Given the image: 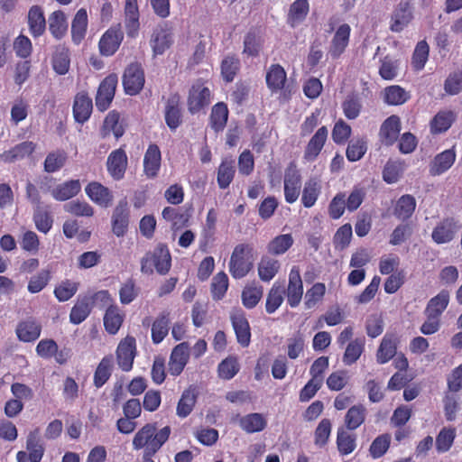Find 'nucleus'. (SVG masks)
Listing matches in <instances>:
<instances>
[{
  "mask_svg": "<svg viewBox=\"0 0 462 462\" xmlns=\"http://www.w3.org/2000/svg\"><path fill=\"white\" fill-rule=\"evenodd\" d=\"M171 433L170 426L157 430L156 423H146L134 435L133 448L143 449L144 454H156L168 441Z\"/></svg>",
  "mask_w": 462,
  "mask_h": 462,
  "instance_id": "nucleus-1",
  "label": "nucleus"
},
{
  "mask_svg": "<svg viewBox=\"0 0 462 462\" xmlns=\"http://www.w3.org/2000/svg\"><path fill=\"white\" fill-rule=\"evenodd\" d=\"M254 266V247L249 244H239L230 257L229 272L233 278L241 279L247 275Z\"/></svg>",
  "mask_w": 462,
  "mask_h": 462,
  "instance_id": "nucleus-2",
  "label": "nucleus"
},
{
  "mask_svg": "<svg viewBox=\"0 0 462 462\" xmlns=\"http://www.w3.org/2000/svg\"><path fill=\"white\" fill-rule=\"evenodd\" d=\"M171 266V256L168 247L159 245L152 253H148L141 261V271L143 273L151 274L153 267L160 274H166Z\"/></svg>",
  "mask_w": 462,
  "mask_h": 462,
  "instance_id": "nucleus-3",
  "label": "nucleus"
},
{
  "mask_svg": "<svg viewBox=\"0 0 462 462\" xmlns=\"http://www.w3.org/2000/svg\"><path fill=\"white\" fill-rule=\"evenodd\" d=\"M136 353V341L134 337L127 336L119 342L116 356V363L122 371L129 372L133 369Z\"/></svg>",
  "mask_w": 462,
  "mask_h": 462,
  "instance_id": "nucleus-4",
  "label": "nucleus"
},
{
  "mask_svg": "<svg viewBox=\"0 0 462 462\" xmlns=\"http://www.w3.org/2000/svg\"><path fill=\"white\" fill-rule=\"evenodd\" d=\"M173 43V32L168 23L158 25L152 32L150 45L153 55H162Z\"/></svg>",
  "mask_w": 462,
  "mask_h": 462,
  "instance_id": "nucleus-5",
  "label": "nucleus"
},
{
  "mask_svg": "<svg viewBox=\"0 0 462 462\" xmlns=\"http://www.w3.org/2000/svg\"><path fill=\"white\" fill-rule=\"evenodd\" d=\"M118 78L116 74H109L100 83L96 96V106L99 111H106L111 105Z\"/></svg>",
  "mask_w": 462,
  "mask_h": 462,
  "instance_id": "nucleus-6",
  "label": "nucleus"
},
{
  "mask_svg": "<svg viewBox=\"0 0 462 462\" xmlns=\"http://www.w3.org/2000/svg\"><path fill=\"white\" fill-rule=\"evenodd\" d=\"M123 85L126 94L136 95L143 88L144 73L138 63L130 64L125 70Z\"/></svg>",
  "mask_w": 462,
  "mask_h": 462,
  "instance_id": "nucleus-7",
  "label": "nucleus"
},
{
  "mask_svg": "<svg viewBox=\"0 0 462 462\" xmlns=\"http://www.w3.org/2000/svg\"><path fill=\"white\" fill-rule=\"evenodd\" d=\"M124 39V33L120 25L110 27L101 36L98 42L100 54L103 56H112L119 49Z\"/></svg>",
  "mask_w": 462,
  "mask_h": 462,
  "instance_id": "nucleus-8",
  "label": "nucleus"
},
{
  "mask_svg": "<svg viewBox=\"0 0 462 462\" xmlns=\"http://www.w3.org/2000/svg\"><path fill=\"white\" fill-rule=\"evenodd\" d=\"M189 359V345L182 342L175 346L169 359V373L172 376L180 375Z\"/></svg>",
  "mask_w": 462,
  "mask_h": 462,
  "instance_id": "nucleus-9",
  "label": "nucleus"
},
{
  "mask_svg": "<svg viewBox=\"0 0 462 462\" xmlns=\"http://www.w3.org/2000/svg\"><path fill=\"white\" fill-rule=\"evenodd\" d=\"M210 103V90L201 83L194 84L189 93L188 108L191 114L198 113Z\"/></svg>",
  "mask_w": 462,
  "mask_h": 462,
  "instance_id": "nucleus-10",
  "label": "nucleus"
},
{
  "mask_svg": "<svg viewBox=\"0 0 462 462\" xmlns=\"http://www.w3.org/2000/svg\"><path fill=\"white\" fill-rule=\"evenodd\" d=\"M301 176L295 167H289L284 173V199L287 203H294L300 193Z\"/></svg>",
  "mask_w": 462,
  "mask_h": 462,
  "instance_id": "nucleus-11",
  "label": "nucleus"
},
{
  "mask_svg": "<svg viewBox=\"0 0 462 462\" xmlns=\"http://www.w3.org/2000/svg\"><path fill=\"white\" fill-rule=\"evenodd\" d=\"M351 27L347 23H343L337 27L331 40L328 49V54L333 59L339 58L346 51L349 43Z\"/></svg>",
  "mask_w": 462,
  "mask_h": 462,
  "instance_id": "nucleus-12",
  "label": "nucleus"
},
{
  "mask_svg": "<svg viewBox=\"0 0 462 462\" xmlns=\"http://www.w3.org/2000/svg\"><path fill=\"white\" fill-rule=\"evenodd\" d=\"M124 14L126 34L128 37L135 38L140 29V13L137 0H125Z\"/></svg>",
  "mask_w": 462,
  "mask_h": 462,
  "instance_id": "nucleus-13",
  "label": "nucleus"
},
{
  "mask_svg": "<svg viewBox=\"0 0 462 462\" xmlns=\"http://www.w3.org/2000/svg\"><path fill=\"white\" fill-rule=\"evenodd\" d=\"M303 295V283L298 267L293 266L289 274L287 302L294 308L298 306Z\"/></svg>",
  "mask_w": 462,
  "mask_h": 462,
  "instance_id": "nucleus-14",
  "label": "nucleus"
},
{
  "mask_svg": "<svg viewBox=\"0 0 462 462\" xmlns=\"http://www.w3.org/2000/svg\"><path fill=\"white\" fill-rule=\"evenodd\" d=\"M459 228L460 225H457L453 218H446L433 229L432 240L439 245L448 243L454 238Z\"/></svg>",
  "mask_w": 462,
  "mask_h": 462,
  "instance_id": "nucleus-15",
  "label": "nucleus"
},
{
  "mask_svg": "<svg viewBox=\"0 0 462 462\" xmlns=\"http://www.w3.org/2000/svg\"><path fill=\"white\" fill-rule=\"evenodd\" d=\"M328 134V128L321 126L310 138L304 151V159L307 162H313L319 156L327 141Z\"/></svg>",
  "mask_w": 462,
  "mask_h": 462,
  "instance_id": "nucleus-16",
  "label": "nucleus"
},
{
  "mask_svg": "<svg viewBox=\"0 0 462 462\" xmlns=\"http://www.w3.org/2000/svg\"><path fill=\"white\" fill-rule=\"evenodd\" d=\"M93 109L92 99L85 92L75 96L73 103V116L78 123L83 124L88 120Z\"/></svg>",
  "mask_w": 462,
  "mask_h": 462,
  "instance_id": "nucleus-17",
  "label": "nucleus"
},
{
  "mask_svg": "<svg viewBox=\"0 0 462 462\" xmlns=\"http://www.w3.org/2000/svg\"><path fill=\"white\" fill-rule=\"evenodd\" d=\"M127 166V156L123 149L112 152L107 158V171L115 180H121Z\"/></svg>",
  "mask_w": 462,
  "mask_h": 462,
  "instance_id": "nucleus-18",
  "label": "nucleus"
},
{
  "mask_svg": "<svg viewBox=\"0 0 462 462\" xmlns=\"http://www.w3.org/2000/svg\"><path fill=\"white\" fill-rule=\"evenodd\" d=\"M162 154L156 144H150L143 157V171L147 178L157 176L161 167Z\"/></svg>",
  "mask_w": 462,
  "mask_h": 462,
  "instance_id": "nucleus-19",
  "label": "nucleus"
},
{
  "mask_svg": "<svg viewBox=\"0 0 462 462\" xmlns=\"http://www.w3.org/2000/svg\"><path fill=\"white\" fill-rule=\"evenodd\" d=\"M36 148V144L31 141L18 143L12 149L5 151L0 154V162L11 163L31 155Z\"/></svg>",
  "mask_w": 462,
  "mask_h": 462,
  "instance_id": "nucleus-20",
  "label": "nucleus"
},
{
  "mask_svg": "<svg viewBox=\"0 0 462 462\" xmlns=\"http://www.w3.org/2000/svg\"><path fill=\"white\" fill-rule=\"evenodd\" d=\"M456 152L453 149L443 151L435 156L430 164V173L432 176H439L446 172L455 162Z\"/></svg>",
  "mask_w": 462,
  "mask_h": 462,
  "instance_id": "nucleus-21",
  "label": "nucleus"
},
{
  "mask_svg": "<svg viewBox=\"0 0 462 462\" xmlns=\"http://www.w3.org/2000/svg\"><path fill=\"white\" fill-rule=\"evenodd\" d=\"M85 191L93 202L101 207H108L113 200V196L110 190L97 181L90 182L86 187Z\"/></svg>",
  "mask_w": 462,
  "mask_h": 462,
  "instance_id": "nucleus-22",
  "label": "nucleus"
},
{
  "mask_svg": "<svg viewBox=\"0 0 462 462\" xmlns=\"http://www.w3.org/2000/svg\"><path fill=\"white\" fill-rule=\"evenodd\" d=\"M367 416V409L362 403L352 405L344 417L345 429L348 430H356L365 423Z\"/></svg>",
  "mask_w": 462,
  "mask_h": 462,
  "instance_id": "nucleus-23",
  "label": "nucleus"
},
{
  "mask_svg": "<svg viewBox=\"0 0 462 462\" xmlns=\"http://www.w3.org/2000/svg\"><path fill=\"white\" fill-rule=\"evenodd\" d=\"M398 339L393 334H386L377 349L376 361L383 365L396 356Z\"/></svg>",
  "mask_w": 462,
  "mask_h": 462,
  "instance_id": "nucleus-24",
  "label": "nucleus"
},
{
  "mask_svg": "<svg viewBox=\"0 0 462 462\" xmlns=\"http://www.w3.org/2000/svg\"><path fill=\"white\" fill-rule=\"evenodd\" d=\"M265 80L272 92H278L284 88L287 81L286 71L280 64H273L267 69Z\"/></svg>",
  "mask_w": 462,
  "mask_h": 462,
  "instance_id": "nucleus-25",
  "label": "nucleus"
},
{
  "mask_svg": "<svg viewBox=\"0 0 462 462\" xmlns=\"http://www.w3.org/2000/svg\"><path fill=\"white\" fill-rule=\"evenodd\" d=\"M350 431L344 427L337 429L336 444L342 456L349 455L356 448V434Z\"/></svg>",
  "mask_w": 462,
  "mask_h": 462,
  "instance_id": "nucleus-26",
  "label": "nucleus"
},
{
  "mask_svg": "<svg viewBox=\"0 0 462 462\" xmlns=\"http://www.w3.org/2000/svg\"><path fill=\"white\" fill-rule=\"evenodd\" d=\"M26 449L31 457V462H41L45 448L40 437V429L30 431L26 439Z\"/></svg>",
  "mask_w": 462,
  "mask_h": 462,
  "instance_id": "nucleus-27",
  "label": "nucleus"
},
{
  "mask_svg": "<svg viewBox=\"0 0 462 462\" xmlns=\"http://www.w3.org/2000/svg\"><path fill=\"white\" fill-rule=\"evenodd\" d=\"M240 428L246 433L252 434L263 431L267 426V420L262 413H249L239 419Z\"/></svg>",
  "mask_w": 462,
  "mask_h": 462,
  "instance_id": "nucleus-28",
  "label": "nucleus"
},
{
  "mask_svg": "<svg viewBox=\"0 0 462 462\" xmlns=\"http://www.w3.org/2000/svg\"><path fill=\"white\" fill-rule=\"evenodd\" d=\"M28 24L30 32L33 37L43 34L46 29V20L43 10L39 5H33L28 12Z\"/></svg>",
  "mask_w": 462,
  "mask_h": 462,
  "instance_id": "nucleus-29",
  "label": "nucleus"
},
{
  "mask_svg": "<svg viewBox=\"0 0 462 462\" xmlns=\"http://www.w3.org/2000/svg\"><path fill=\"white\" fill-rule=\"evenodd\" d=\"M165 121L171 130H175L181 123L180 97L178 95H172L167 100L165 106Z\"/></svg>",
  "mask_w": 462,
  "mask_h": 462,
  "instance_id": "nucleus-30",
  "label": "nucleus"
},
{
  "mask_svg": "<svg viewBox=\"0 0 462 462\" xmlns=\"http://www.w3.org/2000/svg\"><path fill=\"white\" fill-rule=\"evenodd\" d=\"M197 402V393L195 388L189 386L185 389L178 402L176 414L178 417L184 419L188 417L193 411Z\"/></svg>",
  "mask_w": 462,
  "mask_h": 462,
  "instance_id": "nucleus-31",
  "label": "nucleus"
},
{
  "mask_svg": "<svg viewBox=\"0 0 462 462\" xmlns=\"http://www.w3.org/2000/svg\"><path fill=\"white\" fill-rule=\"evenodd\" d=\"M42 331V327L34 319L21 321L16 328V335L21 341L32 342L36 340Z\"/></svg>",
  "mask_w": 462,
  "mask_h": 462,
  "instance_id": "nucleus-32",
  "label": "nucleus"
},
{
  "mask_svg": "<svg viewBox=\"0 0 462 462\" xmlns=\"http://www.w3.org/2000/svg\"><path fill=\"white\" fill-rule=\"evenodd\" d=\"M310 11L308 0H295L290 6L287 23L291 27L300 24Z\"/></svg>",
  "mask_w": 462,
  "mask_h": 462,
  "instance_id": "nucleus-33",
  "label": "nucleus"
},
{
  "mask_svg": "<svg viewBox=\"0 0 462 462\" xmlns=\"http://www.w3.org/2000/svg\"><path fill=\"white\" fill-rule=\"evenodd\" d=\"M80 190V181L70 180L56 186L51 190V195L56 200L65 201L78 195Z\"/></svg>",
  "mask_w": 462,
  "mask_h": 462,
  "instance_id": "nucleus-34",
  "label": "nucleus"
},
{
  "mask_svg": "<svg viewBox=\"0 0 462 462\" xmlns=\"http://www.w3.org/2000/svg\"><path fill=\"white\" fill-rule=\"evenodd\" d=\"M400 118L396 116L388 117L380 128V135L383 142L387 144H393L400 133Z\"/></svg>",
  "mask_w": 462,
  "mask_h": 462,
  "instance_id": "nucleus-35",
  "label": "nucleus"
},
{
  "mask_svg": "<svg viewBox=\"0 0 462 462\" xmlns=\"http://www.w3.org/2000/svg\"><path fill=\"white\" fill-rule=\"evenodd\" d=\"M88 13L85 8L77 11L71 23L72 40L75 43H80L84 39L88 28Z\"/></svg>",
  "mask_w": 462,
  "mask_h": 462,
  "instance_id": "nucleus-36",
  "label": "nucleus"
},
{
  "mask_svg": "<svg viewBox=\"0 0 462 462\" xmlns=\"http://www.w3.org/2000/svg\"><path fill=\"white\" fill-rule=\"evenodd\" d=\"M416 208V200L411 195H402L393 208V215L400 220L409 219Z\"/></svg>",
  "mask_w": 462,
  "mask_h": 462,
  "instance_id": "nucleus-37",
  "label": "nucleus"
},
{
  "mask_svg": "<svg viewBox=\"0 0 462 462\" xmlns=\"http://www.w3.org/2000/svg\"><path fill=\"white\" fill-rule=\"evenodd\" d=\"M113 356L108 355L102 358L94 373V385L97 388L102 387L110 378L113 368Z\"/></svg>",
  "mask_w": 462,
  "mask_h": 462,
  "instance_id": "nucleus-38",
  "label": "nucleus"
},
{
  "mask_svg": "<svg viewBox=\"0 0 462 462\" xmlns=\"http://www.w3.org/2000/svg\"><path fill=\"white\" fill-rule=\"evenodd\" d=\"M321 193V185L317 179L308 180L303 187L301 203L305 208H311L315 205Z\"/></svg>",
  "mask_w": 462,
  "mask_h": 462,
  "instance_id": "nucleus-39",
  "label": "nucleus"
},
{
  "mask_svg": "<svg viewBox=\"0 0 462 462\" xmlns=\"http://www.w3.org/2000/svg\"><path fill=\"white\" fill-rule=\"evenodd\" d=\"M449 301V294L446 291H441L433 297L428 303L426 314L428 318H438L447 309Z\"/></svg>",
  "mask_w": 462,
  "mask_h": 462,
  "instance_id": "nucleus-40",
  "label": "nucleus"
},
{
  "mask_svg": "<svg viewBox=\"0 0 462 462\" xmlns=\"http://www.w3.org/2000/svg\"><path fill=\"white\" fill-rule=\"evenodd\" d=\"M410 98V94L398 85L387 87L383 90V100L391 106L404 104Z\"/></svg>",
  "mask_w": 462,
  "mask_h": 462,
  "instance_id": "nucleus-41",
  "label": "nucleus"
},
{
  "mask_svg": "<svg viewBox=\"0 0 462 462\" xmlns=\"http://www.w3.org/2000/svg\"><path fill=\"white\" fill-rule=\"evenodd\" d=\"M365 343L364 337H357L347 344L343 356V363L346 365H351L359 359L365 350Z\"/></svg>",
  "mask_w": 462,
  "mask_h": 462,
  "instance_id": "nucleus-42",
  "label": "nucleus"
},
{
  "mask_svg": "<svg viewBox=\"0 0 462 462\" xmlns=\"http://www.w3.org/2000/svg\"><path fill=\"white\" fill-rule=\"evenodd\" d=\"M228 118V108L227 106L219 102L212 107L210 115V125L216 131H222L227 122Z\"/></svg>",
  "mask_w": 462,
  "mask_h": 462,
  "instance_id": "nucleus-43",
  "label": "nucleus"
},
{
  "mask_svg": "<svg viewBox=\"0 0 462 462\" xmlns=\"http://www.w3.org/2000/svg\"><path fill=\"white\" fill-rule=\"evenodd\" d=\"M128 226V209L126 205H118L114 211L112 228L116 236H123Z\"/></svg>",
  "mask_w": 462,
  "mask_h": 462,
  "instance_id": "nucleus-44",
  "label": "nucleus"
},
{
  "mask_svg": "<svg viewBox=\"0 0 462 462\" xmlns=\"http://www.w3.org/2000/svg\"><path fill=\"white\" fill-rule=\"evenodd\" d=\"M455 119L451 111L439 112L430 122V131L433 134H440L446 132L452 125Z\"/></svg>",
  "mask_w": 462,
  "mask_h": 462,
  "instance_id": "nucleus-45",
  "label": "nucleus"
},
{
  "mask_svg": "<svg viewBox=\"0 0 462 462\" xmlns=\"http://www.w3.org/2000/svg\"><path fill=\"white\" fill-rule=\"evenodd\" d=\"M67 153L62 150H57L50 152L44 161V171L48 173H53L60 170L66 163Z\"/></svg>",
  "mask_w": 462,
  "mask_h": 462,
  "instance_id": "nucleus-46",
  "label": "nucleus"
},
{
  "mask_svg": "<svg viewBox=\"0 0 462 462\" xmlns=\"http://www.w3.org/2000/svg\"><path fill=\"white\" fill-rule=\"evenodd\" d=\"M326 292V286L322 282H317L309 289L304 297V306L306 309L310 310L317 307L322 300Z\"/></svg>",
  "mask_w": 462,
  "mask_h": 462,
  "instance_id": "nucleus-47",
  "label": "nucleus"
},
{
  "mask_svg": "<svg viewBox=\"0 0 462 462\" xmlns=\"http://www.w3.org/2000/svg\"><path fill=\"white\" fill-rule=\"evenodd\" d=\"M79 283L71 280L61 281L54 289V295L59 301H67L79 290Z\"/></svg>",
  "mask_w": 462,
  "mask_h": 462,
  "instance_id": "nucleus-48",
  "label": "nucleus"
},
{
  "mask_svg": "<svg viewBox=\"0 0 462 462\" xmlns=\"http://www.w3.org/2000/svg\"><path fill=\"white\" fill-rule=\"evenodd\" d=\"M49 30L51 33L57 39L61 38L66 30V17L62 11H55L49 17Z\"/></svg>",
  "mask_w": 462,
  "mask_h": 462,
  "instance_id": "nucleus-49",
  "label": "nucleus"
},
{
  "mask_svg": "<svg viewBox=\"0 0 462 462\" xmlns=\"http://www.w3.org/2000/svg\"><path fill=\"white\" fill-rule=\"evenodd\" d=\"M293 245V237L291 234L280 235L274 237L267 246L272 254H282Z\"/></svg>",
  "mask_w": 462,
  "mask_h": 462,
  "instance_id": "nucleus-50",
  "label": "nucleus"
},
{
  "mask_svg": "<svg viewBox=\"0 0 462 462\" xmlns=\"http://www.w3.org/2000/svg\"><path fill=\"white\" fill-rule=\"evenodd\" d=\"M228 277L226 273H217L211 282V294L215 300H219L224 298L228 289Z\"/></svg>",
  "mask_w": 462,
  "mask_h": 462,
  "instance_id": "nucleus-51",
  "label": "nucleus"
},
{
  "mask_svg": "<svg viewBox=\"0 0 462 462\" xmlns=\"http://www.w3.org/2000/svg\"><path fill=\"white\" fill-rule=\"evenodd\" d=\"M240 370L236 357L228 356L222 360L217 367L218 376L224 380L232 379Z\"/></svg>",
  "mask_w": 462,
  "mask_h": 462,
  "instance_id": "nucleus-52",
  "label": "nucleus"
},
{
  "mask_svg": "<svg viewBox=\"0 0 462 462\" xmlns=\"http://www.w3.org/2000/svg\"><path fill=\"white\" fill-rule=\"evenodd\" d=\"M280 263L275 259L263 258L258 265V274L262 281H271L278 273Z\"/></svg>",
  "mask_w": 462,
  "mask_h": 462,
  "instance_id": "nucleus-53",
  "label": "nucleus"
},
{
  "mask_svg": "<svg viewBox=\"0 0 462 462\" xmlns=\"http://www.w3.org/2000/svg\"><path fill=\"white\" fill-rule=\"evenodd\" d=\"M391 445V436L387 433L376 437L370 445V456L374 458L382 457L389 449Z\"/></svg>",
  "mask_w": 462,
  "mask_h": 462,
  "instance_id": "nucleus-54",
  "label": "nucleus"
},
{
  "mask_svg": "<svg viewBox=\"0 0 462 462\" xmlns=\"http://www.w3.org/2000/svg\"><path fill=\"white\" fill-rule=\"evenodd\" d=\"M69 55L68 50L61 48L56 51L52 58V68L59 75H65L69 69Z\"/></svg>",
  "mask_w": 462,
  "mask_h": 462,
  "instance_id": "nucleus-55",
  "label": "nucleus"
},
{
  "mask_svg": "<svg viewBox=\"0 0 462 462\" xmlns=\"http://www.w3.org/2000/svg\"><path fill=\"white\" fill-rule=\"evenodd\" d=\"M235 174V167H234V162L224 160L219 168L217 172V182L221 189H226L229 186L231 181L233 180Z\"/></svg>",
  "mask_w": 462,
  "mask_h": 462,
  "instance_id": "nucleus-56",
  "label": "nucleus"
},
{
  "mask_svg": "<svg viewBox=\"0 0 462 462\" xmlns=\"http://www.w3.org/2000/svg\"><path fill=\"white\" fill-rule=\"evenodd\" d=\"M103 130L106 135L112 133L116 139L124 134V129L119 125V114L117 112L111 111L107 114L104 121Z\"/></svg>",
  "mask_w": 462,
  "mask_h": 462,
  "instance_id": "nucleus-57",
  "label": "nucleus"
},
{
  "mask_svg": "<svg viewBox=\"0 0 462 462\" xmlns=\"http://www.w3.org/2000/svg\"><path fill=\"white\" fill-rule=\"evenodd\" d=\"M362 108L360 98L356 95H348L342 103L345 116L353 120L359 116Z\"/></svg>",
  "mask_w": 462,
  "mask_h": 462,
  "instance_id": "nucleus-58",
  "label": "nucleus"
},
{
  "mask_svg": "<svg viewBox=\"0 0 462 462\" xmlns=\"http://www.w3.org/2000/svg\"><path fill=\"white\" fill-rule=\"evenodd\" d=\"M331 421L329 419H322L314 431V443L322 448L327 445L331 433Z\"/></svg>",
  "mask_w": 462,
  "mask_h": 462,
  "instance_id": "nucleus-59",
  "label": "nucleus"
},
{
  "mask_svg": "<svg viewBox=\"0 0 462 462\" xmlns=\"http://www.w3.org/2000/svg\"><path fill=\"white\" fill-rule=\"evenodd\" d=\"M232 322L238 343L242 346H249L251 331L248 319H232Z\"/></svg>",
  "mask_w": 462,
  "mask_h": 462,
  "instance_id": "nucleus-60",
  "label": "nucleus"
},
{
  "mask_svg": "<svg viewBox=\"0 0 462 462\" xmlns=\"http://www.w3.org/2000/svg\"><path fill=\"white\" fill-rule=\"evenodd\" d=\"M429 45L425 41L417 43L412 55V66L415 69L420 70L424 68L429 57Z\"/></svg>",
  "mask_w": 462,
  "mask_h": 462,
  "instance_id": "nucleus-61",
  "label": "nucleus"
},
{
  "mask_svg": "<svg viewBox=\"0 0 462 462\" xmlns=\"http://www.w3.org/2000/svg\"><path fill=\"white\" fill-rule=\"evenodd\" d=\"M51 280V273L48 270H42L29 280L27 289L31 293L42 291Z\"/></svg>",
  "mask_w": 462,
  "mask_h": 462,
  "instance_id": "nucleus-62",
  "label": "nucleus"
},
{
  "mask_svg": "<svg viewBox=\"0 0 462 462\" xmlns=\"http://www.w3.org/2000/svg\"><path fill=\"white\" fill-rule=\"evenodd\" d=\"M240 67L239 60L235 56L226 57L221 63V74L226 82L234 80Z\"/></svg>",
  "mask_w": 462,
  "mask_h": 462,
  "instance_id": "nucleus-63",
  "label": "nucleus"
},
{
  "mask_svg": "<svg viewBox=\"0 0 462 462\" xmlns=\"http://www.w3.org/2000/svg\"><path fill=\"white\" fill-rule=\"evenodd\" d=\"M263 296V288L261 286H246L242 292V301L245 307L254 308Z\"/></svg>",
  "mask_w": 462,
  "mask_h": 462,
  "instance_id": "nucleus-64",
  "label": "nucleus"
}]
</instances>
